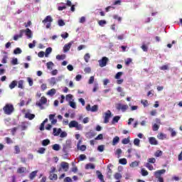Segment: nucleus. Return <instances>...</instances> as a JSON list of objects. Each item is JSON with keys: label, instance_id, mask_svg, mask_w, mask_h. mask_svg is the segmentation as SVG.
<instances>
[{"label": "nucleus", "instance_id": "obj_1", "mask_svg": "<svg viewBox=\"0 0 182 182\" xmlns=\"http://www.w3.org/2000/svg\"><path fill=\"white\" fill-rule=\"evenodd\" d=\"M25 33L26 36H27L28 39H31L32 38V31L29 28H26V30L21 29L19 31V34L15 35L14 36V41H18L19 38H22L23 36V34Z\"/></svg>", "mask_w": 182, "mask_h": 182}, {"label": "nucleus", "instance_id": "obj_2", "mask_svg": "<svg viewBox=\"0 0 182 182\" xmlns=\"http://www.w3.org/2000/svg\"><path fill=\"white\" fill-rule=\"evenodd\" d=\"M3 110L5 114H12L14 113V111L15 110V108L14 107V105L12 104H6L4 107Z\"/></svg>", "mask_w": 182, "mask_h": 182}, {"label": "nucleus", "instance_id": "obj_3", "mask_svg": "<svg viewBox=\"0 0 182 182\" xmlns=\"http://www.w3.org/2000/svg\"><path fill=\"white\" fill-rule=\"evenodd\" d=\"M43 25H46V29L50 28L52 26V23L53 22V18L50 16H47L44 20H43Z\"/></svg>", "mask_w": 182, "mask_h": 182}, {"label": "nucleus", "instance_id": "obj_4", "mask_svg": "<svg viewBox=\"0 0 182 182\" xmlns=\"http://www.w3.org/2000/svg\"><path fill=\"white\" fill-rule=\"evenodd\" d=\"M68 126L70 129L75 127L76 130H83V126H82V124H79V122L75 120L70 122Z\"/></svg>", "mask_w": 182, "mask_h": 182}, {"label": "nucleus", "instance_id": "obj_5", "mask_svg": "<svg viewBox=\"0 0 182 182\" xmlns=\"http://www.w3.org/2000/svg\"><path fill=\"white\" fill-rule=\"evenodd\" d=\"M70 149H72V144L70 141H67L65 144L63 145V153H64L65 156H68L69 154Z\"/></svg>", "mask_w": 182, "mask_h": 182}, {"label": "nucleus", "instance_id": "obj_6", "mask_svg": "<svg viewBox=\"0 0 182 182\" xmlns=\"http://www.w3.org/2000/svg\"><path fill=\"white\" fill-rule=\"evenodd\" d=\"M98 62L100 68H105V66L107 65V62H109V58H107V57H103L102 60H100Z\"/></svg>", "mask_w": 182, "mask_h": 182}, {"label": "nucleus", "instance_id": "obj_7", "mask_svg": "<svg viewBox=\"0 0 182 182\" xmlns=\"http://www.w3.org/2000/svg\"><path fill=\"white\" fill-rule=\"evenodd\" d=\"M48 103V99L45 97H42L39 102H36V105L38 106V107H42L43 105H46Z\"/></svg>", "mask_w": 182, "mask_h": 182}, {"label": "nucleus", "instance_id": "obj_8", "mask_svg": "<svg viewBox=\"0 0 182 182\" xmlns=\"http://www.w3.org/2000/svg\"><path fill=\"white\" fill-rule=\"evenodd\" d=\"M116 109L117 110H122V112H125L127 109H129V105H122V104H117Z\"/></svg>", "mask_w": 182, "mask_h": 182}, {"label": "nucleus", "instance_id": "obj_9", "mask_svg": "<svg viewBox=\"0 0 182 182\" xmlns=\"http://www.w3.org/2000/svg\"><path fill=\"white\" fill-rule=\"evenodd\" d=\"M110 117H112V112L107 110V112L105 113L104 123H108Z\"/></svg>", "mask_w": 182, "mask_h": 182}, {"label": "nucleus", "instance_id": "obj_10", "mask_svg": "<svg viewBox=\"0 0 182 182\" xmlns=\"http://www.w3.org/2000/svg\"><path fill=\"white\" fill-rule=\"evenodd\" d=\"M73 45V41H70V43L65 44L63 47L64 53L69 52V50H70V48H72Z\"/></svg>", "mask_w": 182, "mask_h": 182}, {"label": "nucleus", "instance_id": "obj_11", "mask_svg": "<svg viewBox=\"0 0 182 182\" xmlns=\"http://www.w3.org/2000/svg\"><path fill=\"white\" fill-rule=\"evenodd\" d=\"M164 173H166V169L158 170L154 172V176L161 177V174H164Z\"/></svg>", "mask_w": 182, "mask_h": 182}, {"label": "nucleus", "instance_id": "obj_12", "mask_svg": "<svg viewBox=\"0 0 182 182\" xmlns=\"http://www.w3.org/2000/svg\"><path fill=\"white\" fill-rule=\"evenodd\" d=\"M60 166L64 171H68V170H69V164L68 162L63 161L61 162Z\"/></svg>", "mask_w": 182, "mask_h": 182}, {"label": "nucleus", "instance_id": "obj_13", "mask_svg": "<svg viewBox=\"0 0 182 182\" xmlns=\"http://www.w3.org/2000/svg\"><path fill=\"white\" fill-rule=\"evenodd\" d=\"M149 141L150 144H151L152 146H157V144H159V141H157L156 140V138H154L153 136L149 137Z\"/></svg>", "mask_w": 182, "mask_h": 182}, {"label": "nucleus", "instance_id": "obj_14", "mask_svg": "<svg viewBox=\"0 0 182 182\" xmlns=\"http://www.w3.org/2000/svg\"><path fill=\"white\" fill-rule=\"evenodd\" d=\"M95 136H96V133L93 132V131H90L85 134V136L87 137V139H93Z\"/></svg>", "mask_w": 182, "mask_h": 182}, {"label": "nucleus", "instance_id": "obj_15", "mask_svg": "<svg viewBox=\"0 0 182 182\" xmlns=\"http://www.w3.org/2000/svg\"><path fill=\"white\" fill-rule=\"evenodd\" d=\"M62 133V129L53 128V136H59Z\"/></svg>", "mask_w": 182, "mask_h": 182}, {"label": "nucleus", "instance_id": "obj_16", "mask_svg": "<svg viewBox=\"0 0 182 182\" xmlns=\"http://www.w3.org/2000/svg\"><path fill=\"white\" fill-rule=\"evenodd\" d=\"M16 86H18V81H16V80H13V81L10 83V85H9V87L12 90V89H15V87H16Z\"/></svg>", "mask_w": 182, "mask_h": 182}, {"label": "nucleus", "instance_id": "obj_17", "mask_svg": "<svg viewBox=\"0 0 182 182\" xmlns=\"http://www.w3.org/2000/svg\"><path fill=\"white\" fill-rule=\"evenodd\" d=\"M38 174V171H33L29 174V178L30 180H33L35 177H36V175Z\"/></svg>", "mask_w": 182, "mask_h": 182}, {"label": "nucleus", "instance_id": "obj_18", "mask_svg": "<svg viewBox=\"0 0 182 182\" xmlns=\"http://www.w3.org/2000/svg\"><path fill=\"white\" fill-rule=\"evenodd\" d=\"M85 168L87 170L91 169V170H95V168H96V166H95V164H88L85 166Z\"/></svg>", "mask_w": 182, "mask_h": 182}, {"label": "nucleus", "instance_id": "obj_19", "mask_svg": "<svg viewBox=\"0 0 182 182\" xmlns=\"http://www.w3.org/2000/svg\"><path fill=\"white\" fill-rule=\"evenodd\" d=\"M157 137L159 140H164V139H167V135L161 132L157 135Z\"/></svg>", "mask_w": 182, "mask_h": 182}, {"label": "nucleus", "instance_id": "obj_20", "mask_svg": "<svg viewBox=\"0 0 182 182\" xmlns=\"http://www.w3.org/2000/svg\"><path fill=\"white\" fill-rule=\"evenodd\" d=\"M119 141H120V138L119 136L114 137L112 140V146H116Z\"/></svg>", "mask_w": 182, "mask_h": 182}, {"label": "nucleus", "instance_id": "obj_21", "mask_svg": "<svg viewBox=\"0 0 182 182\" xmlns=\"http://www.w3.org/2000/svg\"><path fill=\"white\" fill-rule=\"evenodd\" d=\"M56 93V90L55 88H53L48 91L47 95L48 96H53Z\"/></svg>", "mask_w": 182, "mask_h": 182}, {"label": "nucleus", "instance_id": "obj_22", "mask_svg": "<svg viewBox=\"0 0 182 182\" xmlns=\"http://www.w3.org/2000/svg\"><path fill=\"white\" fill-rule=\"evenodd\" d=\"M4 140L6 143V144H14V140H12V139L9 138V137H5Z\"/></svg>", "mask_w": 182, "mask_h": 182}, {"label": "nucleus", "instance_id": "obj_23", "mask_svg": "<svg viewBox=\"0 0 182 182\" xmlns=\"http://www.w3.org/2000/svg\"><path fill=\"white\" fill-rule=\"evenodd\" d=\"M56 59L58 60H63L64 59H66V55H65V54L58 55H56Z\"/></svg>", "mask_w": 182, "mask_h": 182}, {"label": "nucleus", "instance_id": "obj_24", "mask_svg": "<svg viewBox=\"0 0 182 182\" xmlns=\"http://www.w3.org/2000/svg\"><path fill=\"white\" fill-rule=\"evenodd\" d=\"M168 132H171V137H176V136H177V132H176V131H174V129H173L172 128L169 127Z\"/></svg>", "mask_w": 182, "mask_h": 182}, {"label": "nucleus", "instance_id": "obj_25", "mask_svg": "<svg viewBox=\"0 0 182 182\" xmlns=\"http://www.w3.org/2000/svg\"><path fill=\"white\" fill-rule=\"evenodd\" d=\"M26 171V168L25 167H20L17 169V173L18 174H22V173H25Z\"/></svg>", "mask_w": 182, "mask_h": 182}, {"label": "nucleus", "instance_id": "obj_26", "mask_svg": "<svg viewBox=\"0 0 182 182\" xmlns=\"http://www.w3.org/2000/svg\"><path fill=\"white\" fill-rule=\"evenodd\" d=\"M119 120H120V117L119 116H115L112 119V124H114V123H119Z\"/></svg>", "mask_w": 182, "mask_h": 182}, {"label": "nucleus", "instance_id": "obj_27", "mask_svg": "<svg viewBox=\"0 0 182 182\" xmlns=\"http://www.w3.org/2000/svg\"><path fill=\"white\" fill-rule=\"evenodd\" d=\"M52 149L55 150V151H59V150H60V145L58 144H53Z\"/></svg>", "mask_w": 182, "mask_h": 182}, {"label": "nucleus", "instance_id": "obj_28", "mask_svg": "<svg viewBox=\"0 0 182 182\" xmlns=\"http://www.w3.org/2000/svg\"><path fill=\"white\" fill-rule=\"evenodd\" d=\"M26 119H28L29 120H33L35 119V114H26Z\"/></svg>", "mask_w": 182, "mask_h": 182}, {"label": "nucleus", "instance_id": "obj_29", "mask_svg": "<svg viewBox=\"0 0 182 182\" xmlns=\"http://www.w3.org/2000/svg\"><path fill=\"white\" fill-rule=\"evenodd\" d=\"M17 83H18V89H24L23 80H21L18 82H17Z\"/></svg>", "mask_w": 182, "mask_h": 182}, {"label": "nucleus", "instance_id": "obj_30", "mask_svg": "<svg viewBox=\"0 0 182 182\" xmlns=\"http://www.w3.org/2000/svg\"><path fill=\"white\" fill-rule=\"evenodd\" d=\"M145 167H146V168L149 169L150 171H152V170H154V166H153V165H151V164L146 163L145 164Z\"/></svg>", "mask_w": 182, "mask_h": 182}, {"label": "nucleus", "instance_id": "obj_31", "mask_svg": "<svg viewBox=\"0 0 182 182\" xmlns=\"http://www.w3.org/2000/svg\"><path fill=\"white\" fill-rule=\"evenodd\" d=\"M48 144H50V140H49V139L43 140L42 146H48Z\"/></svg>", "mask_w": 182, "mask_h": 182}, {"label": "nucleus", "instance_id": "obj_32", "mask_svg": "<svg viewBox=\"0 0 182 182\" xmlns=\"http://www.w3.org/2000/svg\"><path fill=\"white\" fill-rule=\"evenodd\" d=\"M51 53H52V48L50 47L47 48L45 53L46 58H48V55Z\"/></svg>", "mask_w": 182, "mask_h": 182}, {"label": "nucleus", "instance_id": "obj_33", "mask_svg": "<svg viewBox=\"0 0 182 182\" xmlns=\"http://www.w3.org/2000/svg\"><path fill=\"white\" fill-rule=\"evenodd\" d=\"M46 66L48 69L52 70V68H53L54 64L52 61H50L46 63Z\"/></svg>", "mask_w": 182, "mask_h": 182}, {"label": "nucleus", "instance_id": "obj_34", "mask_svg": "<svg viewBox=\"0 0 182 182\" xmlns=\"http://www.w3.org/2000/svg\"><path fill=\"white\" fill-rule=\"evenodd\" d=\"M14 55H19V54L22 53V50L20 48H16L14 50Z\"/></svg>", "mask_w": 182, "mask_h": 182}, {"label": "nucleus", "instance_id": "obj_35", "mask_svg": "<svg viewBox=\"0 0 182 182\" xmlns=\"http://www.w3.org/2000/svg\"><path fill=\"white\" fill-rule=\"evenodd\" d=\"M122 144H129L130 143V137L124 138L122 141Z\"/></svg>", "mask_w": 182, "mask_h": 182}, {"label": "nucleus", "instance_id": "obj_36", "mask_svg": "<svg viewBox=\"0 0 182 182\" xmlns=\"http://www.w3.org/2000/svg\"><path fill=\"white\" fill-rule=\"evenodd\" d=\"M97 173H98L99 180H100V181H102V182H105V179L103 178V175L102 174V173H100V171H97Z\"/></svg>", "mask_w": 182, "mask_h": 182}, {"label": "nucleus", "instance_id": "obj_37", "mask_svg": "<svg viewBox=\"0 0 182 182\" xmlns=\"http://www.w3.org/2000/svg\"><path fill=\"white\" fill-rule=\"evenodd\" d=\"M155 157H160V156H163V151L161 150H158L154 153Z\"/></svg>", "mask_w": 182, "mask_h": 182}, {"label": "nucleus", "instance_id": "obj_38", "mask_svg": "<svg viewBox=\"0 0 182 182\" xmlns=\"http://www.w3.org/2000/svg\"><path fill=\"white\" fill-rule=\"evenodd\" d=\"M84 59H85V61L86 62V63H88L89 59H90V54L86 53L84 56Z\"/></svg>", "mask_w": 182, "mask_h": 182}, {"label": "nucleus", "instance_id": "obj_39", "mask_svg": "<svg viewBox=\"0 0 182 182\" xmlns=\"http://www.w3.org/2000/svg\"><path fill=\"white\" fill-rule=\"evenodd\" d=\"M147 161L148 162L146 163H149V164H154V163H156V159L154 158H149L148 159Z\"/></svg>", "mask_w": 182, "mask_h": 182}, {"label": "nucleus", "instance_id": "obj_40", "mask_svg": "<svg viewBox=\"0 0 182 182\" xmlns=\"http://www.w3.org/2000/svg\"><path fill=\"white\" fill-rule=\"evenodd\" d=\"M120 178H122V173H116L114 174V179L115 180H120Z\"/></svg>", "mask_w": 182, "mask_h": 182}, {"label": "nucleus", "instance_id": "obj_41", "mask_svg": "<svg viewBox=\"0 0 182 182\" xmlns=\"http://www.w3.org/2000/svg\"><path fill=\"white\" fill-rule=\"evenodd\" d=\"M122 75H123V72H118L115 75L114 78L119 80V79H120V77H122Z\"/></svg>", "mask_w": 182, "mask_h": 182}, {"label": "nucleus", "instance_id": "obj_42", "mask_svg": "<svg viewBox=\"0 0 182 182\" xmlns=\"http://www.w3.org/2000/svg\"><path fill=\"white\" fill-rule=\"evenodd\" d=\"M159 129H160V126H159L157 124H154L152 127V130L154 132H157V130H159Z\"/></svg>", "mask_w": 182, "mask_h": 182}, {"label": "nucleus", "instance_id": "obj_43", "mask_svg": "<svg viewBox=\"0 0 182 182\" xmlns=\"http://www.w3.org/2000/svg\"><path fill=\"white\" fill-rule=\"evenodd\" d=\"M50 180H58V175L55 173L50 175Z\"/></svg>", "mask_w": 182, "mask_h": 182}, {"label": "nucleus", "instance_id": "obj_44", "mask_svg": "<svg viewBox=\"0 0 182 182\" xmlns=\"http://www.w3.org/2000/svg\"><path fill=\"white\" fill-rule=\"evenodd\" d=\"M14 150L16 151V154H19V153H21V149L19 148V146L16 145L14 146Z\"/></svg>", "mask_w": 182, "mask_h": 182}, {"label": "nucleus", "instance_id": "obj_45", "mask_svg": "<svg viewBox=\"0 0 182 182\" xmlns=\"http://www.w3.org/2000/svg\"><path fill=\"white\" fill-rule=\"evenodd\" d=\"M141 176L146 177V176H149V172L146 169H141Z\"/></svg>", "mask_w": 182, "mask_h": 182}, {"label": "nucleus", "instance_id": "obj_46", "mask_svg": "<svg viewBox=\"0 0 182 182\" xmlns=\"http://www.w3.org/2000/svg\"><path fill=\"white\" fill-rule=\"evenodd\" d=\"M119 164H123V165L127 164V159H119Z\"/></svg>", "mask_w": 182, "mask_h": 182}, {"label": "nucleus", "instance_id": "obj_47", "mask_svg": "<svg viewBox=\"0 0 182 182\" xmlns=\"http://www.w3.org/2000/svg\"><path fill=\"white\" fill-rule=\"evenodd\" d=\"M134 146H140V139L136 138L134 139Z\"/></svg>", "mask_w": 182, "mask_h": 182}, {"label": "nucleus", "instance_id": "obj_48", "mask_svg": "<svg viewBox=\"0 0 182 182\" xmlns=\"http://www.w3.org/2000/svg\"><path fill=\"white\" fill-rule=\"evenodd\" d=\"M106 20H100L98 21V24L100 25V26H103L104 25H106Z\"/></svg>", "mask_w": 182, "mask_h": 182}, {"label": "nucleus", "instance_id": "obj_49", "mask_svg": "<svg viewBox=\"0 0 182 182\" xmlns=\"http://www.w3.org/2000/svg\"><path fill=\"white\" fill-rule=\"evenodd\" d=\"M99 107L97 105H94L91 107V112H97Z\"/></svg>", "mask_w": 182, "mask_h": 182}, {"label": "nucleus", "instance_id": "obj_50", "mask_svg": "<svg viewBox=\"0 0 182 182\" xmlns=\"http://www.w3.org/2000/svg\"><path fill=\"white\" fill-rule=\"evenodd\" d=\"M161 70H168V65H164L160 67Z\"/></svg>", "mask_w": 182, "mask_h": 182}, {"label": "nucleus", "instance_id": "obj_51", "mask_svg": "<svg viewBox=\"0 0 182 182\" xmlns=\"http://www.w3.org/2000/svg\"><path fill=\"white\" fill-rule=\"evenodd\" d=\"M97 150H98V151H100V152L104 151H105V146L104 145L98 146Z\"/></svg>", "mask_w": 182, "mask_h": 182}, {"label": "nucleus", "instance_id": "obj_52", "mask_svg": "<svg viewBox=\"0 0 182 182\" xmlns=\"http://www.w3.org/2000/svg\"><path fill=\"white\" fill-rule=\"evenodd\" d=\"M27 80L28 82L29 86H33V80L31 77H28Z\"/></svg>", "mask_w": 182, "mask_h": 182}, {"label": "nucleus", "instance_id": "obj_53", "mask_svg": "<svg viewBox=\"0 0 182 182\" xmlns=\"http://www.w3.org/2000/svg\"><path fill=\"white\" fill-rule=\"evenodd\" d=\"M132 60L130 58H127V60H125V65L127 66H129V65H130V63H132Z\"/></svg>", "mask_w": 182, "mask_h": 182}, {"label": "nucleus", "instance_id": "obj_54", "mask_svg": "<svg viewBox=\"0 0 182 182\" xmlns=\"http://www.w3.org/2000/svg\"><path fill=\"white\" fill-rule=\"evenodd\" d=\"M16 130H18V127H14L11 129L12 136H15V134L16 133Z\"/></svg>", "mask_w": 182, "mask_h": 182}, {"label": "nucleus", "instance_id": "obj_55", "mask_svg": "<svg viewBox=\"0 0 182 182\" xmlns=\"http://www.w3.org/2000/svg\"><path fill=\"white\" fill-rule=\"evenodd\" d=\"M95 140H103V134H98V136L95 138Z\"/></svg>", "mask_w": 182, "mask_h": 182}, {"label": "nucleus", "instance_id": "obj_56", "mask_svg": "<svg viewBox=\"0 0 182 182\" xmlns=\"http://www.w3.org/2000/svg\"><path fill=\"white\" fill-rule=\"evenodd\" d=\"M46 149L45 148L41 147V148H40V149H38V153H39L40 154H43V153H45V151H46Z\"/></svg>", "mask_w": 182, "mask_h": 182}, {"label": "nucleus", "instance_id": "obj_57", "mask_svg": "<svg viewBox=\"0 0 182 182\" xmlns=\"http://www.w3.org/2000/svg\"><path fill=\"white\" fill-rule=\"evenodd\" d=\"M141 49H142V50H144V52H147V50H149V47H147V46H146V45H142L141 46Z\"/></svg>", "mask_w": 182, "mask_h": 182}, {"label": "nucleus", "instance_id": "obj_58", "mask_svg": "<svg viewBox=\"0 0 182 182\" xmlns=\"http://www.w3.org/2000/svg\"><path fill=\"white\" fill-rule=\"evenodd\" d=\"M139 166V162L134 161L130 164V167H137Z\"/></svg>", "mask_w": 182, "mask_h": 182}, {"label": "nucleus", "instance_id": "obj_59", "mask_svg": "<svg viewBox=\"0 0 182 182\" xmlns=\"http://www.w3.org/2000/svg\"><path fill=\"white\" fill-rule=\"evenodd\" d=\"M70 107H72L73 109H76V103L75 102H70Z\"/></svg>", "mask_w": 182, "mask_h": 182}, {"label": "nucleus", "instance_id": "obj_60", "mask_svg": "<svg viewBox=\"0 0 182 182\" xmlns=\"http://www.w3.org/2000/svg\"><path fill=\"white\" fill-rule=\"evenodd\" d=\"M38 58H43V56H45V52H43V51H40V52L38 53Z\"/></svg>", "mask_w": 182, "mask_h": 182}, {"label": "nucleus", "instance_id": "obj_61", "mask_svg": "<svg viewBox=\"0 0 182 182\" xmlns=\"http://www.w3.org/2000/svg\"><path fill=\"white\" fill-rule=\"evenodd\" d=\"M59 26H65V21L63 20H58Z\"/></svg>", "mask_w": 182, "mask_h": 182}, {"label": "nucleus", "instance_id": "obj_62", "mask_svg": "<svg viewBox=\"0 0 182 182\" xmlns=\"http://www.w3.org/2000/svg\"><path fill=\"white\" fill-rule=\"evenodd\" d=\"M85 159H86V155H85V154H80V160L81 161H83V160H85Z\"/></svg>", "mask_w": 182, "mask_h": 182}, {"label": "nucleus", "instance_id": "obj_63", "mask_svg": "<svg viewBox=\"0 0 182 182\" xmlns=\"http://www.w3.org/2000/svg\"><path fill=\"white\" fill-rule=\"evenodd\" d=\"M12 65H18V58H14L11 61Z\"/></svg>", "mask_w": 182, "mask_h": 182}, {"label": "nucleus", "instance_id": "obj_64", "mask_svg": "<svg viewBox=\"0 0 182 182\" xmlns=\"http://www.w3.org/2000/svg\"><path fill=\"white\" fill-rule=\"evenodd\" d=\"M63 9H66V6H59L58 7V11H63Z\"/></svg>", "mask_w": 182, "mask_h": 182}]
</instances>
